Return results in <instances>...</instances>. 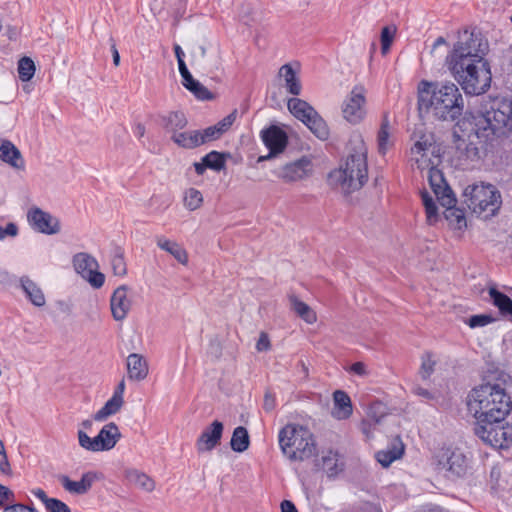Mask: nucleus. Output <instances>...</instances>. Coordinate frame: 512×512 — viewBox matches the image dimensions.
Segmentation results:
<instances>
[{
  "mask_svg": "<svg viewBox=\"0 0 512 512\" xmlns=\"http://www.w3.org/2000/svg\"><path fill=\"white\" fill-rule=\"evenodd\" d=\"M488 50V41L481 33L465 29L446 57L448 70L467 95H480L490 88L492 74L485 59Z\"/></svg>",
  "mask_w": 512,
  "mask_h": 512,
  "instance_id": "f257e3e1",
  "label": "nucleus"
},
{
  "mask_svg": "<svg viewBox=\"0 0 512 512\" xmlns=\"http://www.w3.org/2000/svg\"><path fill=\"white\" fill-rule=\"evenodd\" d=\"M465 102L458 86L452 82H429L418 84V109L431 114L440 121H455L464 111Z\"/></svg>",
  "mask_w": 512,
  "mask_h": 512,
  "instance_id": "f03ea898",
  "label": "nucleus"
},
{
  "mask_svg": "<svg viewBox=\"0 0 512 512\" xmlns=\"http://www.w3.org/2000/svg\"><path fill=\"white\" fill-rule=\"evenodd\" d=\"M467 405L476 422L503 421L512 409V400L500 384L485 383L470 392Z\"/></svg>",
  "mask_w": 512,
  "mask_h": 512,
  "instance_id": "7ed1b4c3",
  "label": "nucleus"
},
{
  "mask_svg": "<svg viewBox=\"0 0 512 512\" xmlns=\"http://www.w3.org/2000/svg\"><path fill=\"white\" fill-rule=\"evenodd\" d=\"M329 180L345 194L364 186L368 180L367 148L361 139L355 142L344 165L329 174Z\"/></svg>",
  "mask_w": 512,
  "mask_h": 512,
  "instance_id": "20e7f679",
  "label": "nucleus"
},
{
  "mask_svg": "<svg viewBox=\"0 0 512 512\" xmlns=\"http://www.w3.org/2000/svg\"><path fill=\"white\" fill-rule=\"evenodd\" d=\"M279 447L291 462H303L317 454L313 433L305 426L289 423L278 433Z\"/></svg>",
  "mask_w": 512,
  "mask_h": 512,
  "instance_id": "39448f33",
  "label": "nucleus"
},
{
  "mask_svg": "<svg viewBox=\"0 0 512 512\" xmlns=\"http://www.w3.org/2000/svg\"><path fill=\"white\" fill-rule=\"evenodd\" d=\"M509 113L511 108L508 101L494 102L490 109L474 117V134L482 142L487 143L512 131Z\"/></svg>",
  "mask_w": 512,
  "mask_h": 512,
  "instance_id": "423d86ee",
  "label": "nucleus"
},
{
  "mask_svg": "<svg viewBox=\"0 0 512 512\" xmlns=\"http://www.w3.org/2000/svg\"><path fill=\"white\" fill-rule=\"evenodd\" d=\"M411 160L419 170H427V179L432 191L446 184L443 173L437 168L440 162L439 149L431 133L422 134L416 140L411 148Z\"/></svg>",
  "mask_w": 512,
  "mask_h": 512,
  "instance_id": "0eeeda50",
  "label": "nucleus"
},
{
  "mask_svg": "<svg viewBox=\"0 0 512 512\" xmlns=\"http://www.w3.org/2000/svg\"><path fill=\"white\" fill-rule=\"evenodd\" d=\"M463 195L467 206L479 216H493L501 206L500 192L490 184L469 185Z\"/></svg>",
  "mask_w": 512,
  "mask_h": 512,
  "instance_id": "6e6552de",
  "label": "nucleus"
},
{
  "mask_svg": "<svg viewBox=\"0 0 512 512\" xmlns=\"http://www.w3.org/2000/svg\"><path fill=\"white\" fill-rule=\"evenodd\" d=\"M287 107L291 114L302 121L316 137L321 140L329 137L326 122L308 102L299 98H290Z\"/></svg>",
  "mask_w": 512,
  "mask_h": 512,
  "instance_id": "1a4fd4ad",
  "label": "nucleus"
},
{
  "mask_svg": "<svg viewBox=\"0 0 512 512\" xmlns=\"http://www.w3.org/2000/svg\"><path fill=\"white\" fill-rule=\"evenodd\" d=\"M502 421L476 422L474 433L486 444L505 449L512 444V428L500 425Z\"/></svg>",
  "mask_w": 512,
  "mask_h": 512,
  "instance_id": "9d476101",
  "label": "nucleus"
},
{
  "mask_svg": "<svg viewBox=\"0 0 512 512\" xmlns=\"http://www.w3.org/2000/svg\"><path fill=\"white\" fill-rule=\"evenodd\" d=\"M72 263L76 272L85 278L92 287L100 288L103 286L105 276L98 271L99 265L93 256L80 252L73 256Z\"/></svg>",
  "mask_w": 512,
  "mask_h": 512,
  "instance_id": "9b49d317",
  "label": "nucleus"
},
{
  "mask_svg": "<svg viewBox=\"0 0 512 512\" xmlns=\"http://www.w3.org/2000/svg\"><path fill=\"white\" fill-rule=\"evenodd\" d=\"M365 93L366 90L363 86H355L343 101V117L351 124H357L365 117Z\"/></svg>",
  "mask_w": 512,
  "mask_h": 512,
  "instance_id": "f8f14e48",
  "label": "nucleus"
},
{
  "mask_svg": "<svg viewBox=\"0 0 512 512\" xmlns=\"http://www.w3.org/2000/svg\"><path fill=\"white\" fill-rule=\"evenodd\" d=\"M438 465L441 470L445 471L446 477L450 479L465 476L469 468L467 457L458 449L445 451L441 455Z\"/></svg>",
  "mask_w": 512,
  "mask_h": 512,
  "instance_id": "ddd939ff",
  "label": "nucleus"
},
{
  "mask_svg": "<svg viewBox=\"0 0 512 512\" xmlns=\"http://www.w3.org/2000/svg\"><path fill=\"white\" fill-rule=\"evenodd\" d=\"M433 193L438 202L446 208L444 216L448 221L455 223L458 228H461L462 224H466L464 212L455 208L457 200L447 183L433 190Z\"/></svg>",
  "mask_w": 512,
  "mask_h": 512,
  "instance_id": "4468645a",
  "label": "nucleus"
},
{
  "mask_svg": "<svg viewBox=\"0 0 512 512\" xmlns=\"http://www.w3.org/2000/svg\"><path fill=\"white\" fill-rule=\"evenodd\" d=\"M313 165L307 157L285 164L274 171V174L285 183L301 181L312 174Z\"/></svg>",
  "mask_w": 512,
  "mask_h": 512,
  "instance_id": "2eb2a0df",
  "label": "nucleus"
},
{
  "mask_svg": "<svg viewBox=\"0 0 512 512\" xmlns=\"http://www.w3.org/2000/svg\"><path fill=\"white\" fill-rule=\"evenodd\" d=\"M261 139L269 149V153L265 156H260L258 162L269 160L277 154L282 153L288 144L287 134L277 126H270L262 130Z\"/></svg>",
  "mask_w": 512,
  "mask_h": 512,
  "instance_id": "dca6fc26",
  "label": "nucleus"
},
{
  "mask_svg": "<svg viewBox=\"0 0 512 512\" xmlns=\"http://www.w3.org/2000/svg\"><path fill=\"white\" fill-rule=\"evenodd\" d=\"M30 225L40 233L54 235L60 232V221L38 207L31 208L27 213Z\"/></svg>",
  "mask_w": 512,
  "mask_h": 512,
  "instance_id": "f3484780",
  "label": "nucleus"
},
{
  "mask_svg": "<svg viewBox=\"0 0 512 512\" xmlns=\"http://www.w3.org/2000/svg\"><path fill=\"white\" fill-rule=\"evenodd\" d=\"M224 426L223 423L215 420L207 426L196 440V449L199 453L212 451L220 444Z\"/></svg>",
  "mask_w": 512,
  "mask_h": 512,
  "instance_id": "a211bd4d",
  "label": "nucleus"
},
{
  "mask_svg": "<svg viewBox=\"0 0 512 512\" xmlns=\"http://www.w3.org/2000/svg\"><path fill=\"white\" fill-rule=\"evenodd\" d=\"M110 307L114 320L122 321L131 309V300L128 298V287L119 286L110 299Z\"/></svg>",
  "mask_w": 512,
  "mask_h": 512,
  "instance_id": "6ab92c4d",
  "label": "nucleus"
},
{
  "mask_svg": "<svg viewBox=\"0 0 512 512\" xmlns=\"http://www.w3.org/2000/svg\"><path fill=\"white\" fill-rule=\"evenodd\" d=\"M58 480L69 493L83 495L90 490L92 484L97 480V474L94 472L84 473L79 481H73L66 475H60Z\"/></svg>",
  "mask_w": 512,
  "mask_h": 512,
  "instance_id": "aec40b11",
  "label": "nucleus"
},
{
  "mask_svg": "<svg viewBox=\"0 0 512 512\" xmlns=\"http://www.w3.org/2000/svg\"><path fill=\"white\" fill-rule=\"evenodd\" d=\"M0 160L16 170L25 169V161L20 150L9 140L1 142Z\"/></svg>",
  "mask_w": 512,
  "mask_h": 512,
  "instance_id": "412c9836",
  "label": "nucleus"
},
{
  "mask_svg": "<svg viewBox=\"0 0 512 512\" xmlns=\"http://www.w3.org/2000/svg\"><path fill=\"white\" fill-rule=\"evenodd\" d=\"M120 438L121 432L114 422L104 425L96 436L99 451H109L113 449Z\"/></svg>",
  "mask_w": 512,
  "mask_h": 512,
  "instance_id": "4be33fe9",
  "label": "nucleus"
},
{
  "mask_svg": "<svg viewBox=\"0 0 512 512\" xmlns=\"http://www.w3.org/2000/svg\"><path fill=\"white\" fill-rule=\"evenodd\" d=\"M128 378L134 381L144 380L149 372L146 360L137 353H132L127 358Z\"/></svg>",
  "mask_w": 512,
  "mask_h": 512,
  "instance_id": "5701e85b",
  "label": "nucleus"
},
{
  "mask_svg": "<svg viewBox=\"0 0 512 512\" xmlns=\"http://www.w3.org/2000/svg\"><path fill=\"white\" fill-rule=\"evenodd\" d=\"M334 409L333 416L337 419H347L352 414V403L348 394L342 390L333 393Z\"/></svg>",
  "mask_w": 512,
  "mask_h": 512,
  "instance_id": "b1692460",
  "label": "nucleus"
},
{
  "mask_svg": "<svg viewBox=\"0 0 512 512\" xmlns=\"http://www.w3.org/2000/svg\"><path fill=\"white\" fill-rule=\"evenodd\" d=\"M157 246L172 255L179 263L186 265L188 263V254L186 250L176 241L167 239L164 236L156 237Z\"/></svg>",
  "mask_w": 512,
  "mask_h": 512,
  "instance_id": "393cba45",
  "label": "nucleus"
},
{
  "mask_svg": "<svg viewBox=\"0 0 512 512\" xmlns=\"http://www.w3.org/2000/svg\"><path fill=\"white\" fill-rule=\"evenodd\" d=\"M290 309L308 324H314L317 321L316 312L306 303L301 301L295 294L288 295Z\"/></svg>",
  "mask_w": 512,
  "mask_h": 512,
  "instance_id": "a878e982",
  "label": "nucleus"
},
{
  "mask_svg": "<svg viewBox=\"0 0 512 512\" xmlns=\"http://www.w3.org/2000/svg\"><path fill=\"white\" fill-rule=\"evenodd\" d=\"M279 76L284 79V86L288 93L295 96L301 94V81L290 64L281 66L279 69Z\"/></svg>",
  "mask_w": 512,
  "mask_h": 512,
  "instance_id": "bb28decb",
  "label": "nucleus"
},
{
  "mask_svg": "<svg viewBox=\"0 0 512 512\" xmlns=\"http://www.w3.org/2000/svg\"><path fill=\"white\" fill-rule=\"evenodd\" d=\"M321 466V468L326 472L329 477H334L339 474L343 468L344 464L340 460V455L336 451L329 450L325 453L320 460V463L317 464Z\"/></svg>",
  "mask_w": 512,
  "mask_h": 512,
  "instance_id": "cd10ccee",
  "label": "nucleus"
},
{
  "mask_svg": "<svg viewBox=\"0 0 512 512\" xmlns=\"http://www.w3.org/2000/svg\"><path fill=\"white\" fill-rule=\"evenodd\" d=\"M20 283L24 293L26 294V296L29 298L33 305L38 307H42L45 305V296L41 288L36 283H34L28 277H22L20 279Z\"/></svg>",
  "mask_w": 512,
  "mask_h": 512,
  "instance_id": "c85d7f7f",
  "label": "nucleus"
},
{
  "mask_svg": "<svg viewBox=\"0 0 512 512\" xmlns=\"http://www.w3.org/2000/svg\"><path fill=\"white\" fill-rule=\"evenodd\" d=\"M489 296L492 299V303L499 310V313L503 317H507L512 320V300L504 293L498 291L495 287L489 288Z\"/></svg>",
  "mask_w": 512,
  "mask_h": 512,
  "instance_id": "c756f323",
  "label": "nucleus"
},
{
  "mask_svg": "<svg viewBox=\"0 0 512 512\" xmlns=\"http://www.w3.org/2000/svg\"><path fill=\"white\" fill-rule=\"evenodd\" d=\"M124 404V399L112 396L105 405L98 410L94 415L93 419L98 422L105 421L108 417L115 415L120 411Z\"/></svg>",
  "mask_w": 512,
  "mask_h": 512,
  "instance_id": "7c9ffc66",
  "label": "nucleus"
},
{
  "mask_svg": "<svg viewBox=\"0 0 512 512\" xmlns=\"http://www.w3.org/2000/svg\"><path fill=\"white\" fill-rule=\"evenodd\" d=\"M126 478L130 483L146 492H152L155 488L154 480L147 474L136 469L128 470L126 472Z\"/></svg>",
  "mask_w": 512,
  "mask_h": 512,
  "instance_id": "2f4dec72",
  "label": "nucleus"
},
{
  "mask_svg": "<svg viewBox=\"0 0 512 512\" xmlns=\"http://www.w3.org/2000/svg\"><path fill=\"white\" fill-rule=\"evenodd\" d=\"M171 139L179 147L193 149L201 145L202 138H198L196 130L186 132H176Z\"/></svg>",
  "mask_w": 512,
  "mask_h": 512,
  "instance_id": "473e14b6",
  "label": "nucleus"
},
{
  "mask_svg": "<svg viewBox=\"0 0 512 512\" xmlns=\"http://www.w3.org/2000/svg\"><path fill=\"white\" fill-rule=\"evenodd\" d=\"M188 121L182 112H170L168 115L162 117V124L164 128L172 133V135L179 130L186 127Z\"/></svg>",
  "mask_w": 512,
  "mask_h": 512,
  "instance_id": "72a5a7b5",
  "label": "nucleus"
},
{
  "mask_svg": "<svg viewBox=\"0 0 512 512\" xmlns=\"http://www.w3.org/2000/svg\"><path fill=\"white\" fill-rule=\"evenodd\" d=\"M249 444L250 438L247 429L243 426L236 427L230 441L231 449L235 452L242 453L248 449Z\"/></svg>",
  "mask_w": 512,
  "mask_h": 512,
  "instance_id": "f704fd0d",
  "label": "nucleus"
},
{
  "mask_svg": "<svg viewBox=\"0 0 512 512\" xmlns=\"http://www.w3.org/2000/svg\"><path fill=\"white\" fill-rule=\"evenodd\" d=\"M379 153L385 155L387 150L392 146L393 142L390 139V124L388 117L385 115L381 127L377 135Z\"/></svg>",
  "mask_w": 512,
  "mask_h": 512,
  "instance_id": "c9c22d12",
  "label": "nucleus"
},
{
  "mask_svg": "<svg viewBox=\"0 0 512 512\" xmlns=\"http://www.w3.org/2000/svg\"><path fill=\"white\" fill-rule=\"evenodd\" d=\"M404 453V447L401 444L398 446H393L387 450H381L376 453L377 461L383 466L388 467L393 461L401 458Z\"/></svg>",
  "mask_w": 512,
  "mask_h": 512,
  "instance_id": "e433bc0d",
  "label": "nucleus"
},
{
  "mask_svg": "<svg viewBox=\"0 0 512 512\" xmlns=\"http://www.w3.org/2000/svg\"><path fill=\"white\" fill-rule=\"evenodd\" d=\"M422 203L425 207L427 222L432 225L438 221V208L433 197L427 192H421Z\"/></svg>",
  "mask_w": 512,
  "mask_h": 512,
  "instance_id": "4c0bfd02",
  "label": "nucleus"
},
{
  "mask_svg": "<svg viewBox=\"0 0 512 512\" xmlns=\"http://www.w3.org/2000/svg\"><path fill=\"white\" fill-rule=\"evenodd\" d=\"M203 203V196L202 193L195 189V188H189L186 190L184 194V206L190 210L194 211L201 207Z\"/></svg>",
  "mask_w": 512,
  "mask_h": 512,
  "instance_id": "58836bf2",
  "label": "nucleus"
},
{
  "mask_svg": "<svg viewBox=\"0 0 512 512\" xmlns=\"http://www.w3.org/2000/svg\"><path fill=\"white\" fill-rule=\"evenodd\" d=\"M111 266L113 273L116 276H124L127 273L126 262L124 258V252L121 248H116L111 258Z\"/></svg>",
  "mask_w": 512,
  "mask_h": 512,
  "instance_id": "ea45409f",
  "label": "nucleus"
},
{
  "mask_svg": "<svg viewBox=\"0 0 512 512\" xmlns=\"http://www.w3.org/2000/svg\"><path fill=\"white\" fill-rule=\"evenodd\" d=\"M35 73V64L29 57H23L18 63V74L22 81H29Z\"/></svg>",
  "mask_w": 512,
  "mask_h": 512,
  "instance_id": "a19ab883",
  "label": "nucleus"
},
{
  "mask_svg": "<svg viewBox=\"0 0 512 512\" xmlns=\"http://www.w3.org/2000/svg\"><path fill=\"white\" fill-rule=\"evenodd\" d=\"M203 161L208 168L220 171L225 167V154L211 151L203 157Z\"/></svg>",
  "mask_w": 512,
  "mask_h": 512,
  "instance_id": "79ce46f5",
  "label": "nucleus"
},
{
  "mask_svg": "<svg viewBox=\"0 0 512 512\" xmlns=\"http://www.w3.org/2000/svg\"><path fill=\"white\" fill-rule=\"evenodd\" d=\"M436 365V360L433 357L431 352H425L421 357V367L419 370V374L422 379H428L431 374L434 372V367Z\"/></svg>",
  "mask_w": 512,
  "mask_h": 512,
  "instance_id": "37998d69",
  "label": "nucleus"
},
{
  "mask_svg": "<svg viewBox=\"0 0 512 512\" xmlns=\"http://www.w3.org/2000/svg\"><path fill=\"white\" fill-rule=\"evenodd\" d=\"M386 408L381 402L372 403L367 410V418L374 424H380L386 416Z\"/></svg>",
  "mask_w": 512,
  "mask_h": 512,
  "instance_id": "c03bdc74",
  "label": "nucleus"
},
{
  "mask_svg": "<svg viewBox=\"0 0 512 512\" xmlns=\"http://www.w3.org/2000/svg\"><path fill=\"white\" fill-rule=\"evenodd\" d=\"M184 87L193 93L197 99L211 100L213 98V94L197 80H193L191 84H186Z\"/></svg>",
  "mask_w": 512,
  "mask_h": 512,
  "instance_id": "a18cd8bd",
  "label": "nucleus"
},
{
  "mask_svg": "<svg viewBox=\"0 0 512 512\" xmlns=\"http://www.w3.org/2000/svg\"><path fill=\"white\" fill-rule=\"evenodd\" d=\"M79 445L88 451L99 452L96 436L94 438L89 437L86 432L79 430L78 433Z\"/></svg>",
  "mask_w": 512,
  "mask_h": 512,
  "instance_id": "49530a36",
  "label": "nucleus"
},
{
  "mask_svg": "<svg viewBox=\"0 0 512 512\" xmlns=\"http://www.w3.org/2000/svg\"><path fill=\"white\" fill-rule=\"evenodd\" d=\"M494 321H496V318L491 315L479 314L471 316L467 323L471 328H476L486 326Z\"/></svg>",
  "mask_w": 512,
  "mask_h": 512,
  "instance_id": "de8ad7c7",
  "label": "nucleus"
},
{
  "mask_svg": "<svg viewBox=\"0 0 512 512\" xmlns=\"http://www.w3.org/2000/svg\"><path fill=\"white\" fill-rule=\"evenodd\" d=\"M197 132V136L198 138H202V141H201V145L206 143V142H209V141H212V140H216L218 138H220V136L222 135L220 132H219V129L216 128L215 125L213 126H210L206 129H204L203 131H200V130H196Z\"/></svg>",
  "mask_w": 512,
  "mask_h": 512,
  "instance_id": "09e8293b",
  "label": "nucleus"
},
{
  "mask_svg": "<svg viewBox=\"0 0 512 512\" xmlns=\"http://www.w3.org/2000/svg\"><path fill=\"white\" fill-rule=\"evenodd\" d=\"M394 36V31L389 27H384L381 31V50L383 54H386L391 46Z\"/></svg>",
  "mask_w": 512,
  "mask_h": 512,
  "instance_id": "8fccbe9b",
  "label": "nucleus"
},
{
  "mask_svg": "<svg viewBox=\"0 0 512 512\" xmlns=\"http://www.w3.org/2000/svg\"><path fill=\"white\" fill-rule=\"evenodd\" d=\"M237 111H232L229 115H227L225 118H223L221 121H219L215 126L219 129V132L223 134L226 132L234 123L236 120Z\"/></svg>",
  "mask_w": 512,
  "mask_h": 512,
  "instance_id": "3c124183",
  "label": "nucleus"
},
{
  "mask_svg": "<svg viewBox=\"0 0 512 512\" xmlns=\"http://www.w3.org/2000/svg\"><path fill=\"white\" fill-rule=\"evenodd\" d=\"M46 509L49 512H70V508L62 501L52 498L48 501Z\"/></svg>",
  "mask_w": 512,
  "mask_h": 512,
  "instance_id": "603ef678",
  "label": "nucleus"
},
{
  "mask_svg": "<svg viewBox=\"0 0 512 512\" xmlns=\"http://www.w3.org/2000/svg\"><path fill=\"white\" fill-rule=\"evenodd\" d=\"M18 235V227L15 223L10 222L6 227L0 226V240H4L6 237H16Z\"/></svg>",
  "mask_w": 512,
  "mask_h": 512,
  "instance_id": "864d4df0",
  "label": "nucleus"
},
{
  "mask_svg": "<svg viewBox=\"0 0 512 512\" xmlns=\"http://www.w3.org/2000/svg\"><path fill=\"white\" fill-rule=\"evenodd\" d=\"M464 154L471 161L480 159L479 148L472 142L465 145Z\"/></svg>",
  "mask_w": 512,
  "mask_h": 512,
  "instance_id": "5fc2aeb1",
  "label": "nucleus"
},
{
  "mask_svg": "<svg viewBox=\"0 0 512 512\" xmlns=\"http://www.w3.org/2000/svg\"><path fill=\"white\" fill-rule=\"evenodd\" d=\"M14 501V493L6 486L0 484V507Z\"/></svg>",
  "mask_w": 512,
  "mask_h": 512,
  "instance_id": "6e6d98bb",
  "label": "nucleus"
},
{
  "mask_svg": "<svg viewBox=\"0 0 512 512\" xmlns=\"http://www.w3.org/2000/svg\"><path fill=\"white\" fill-rule=\"evenodd\" d=\"M271 347L268 335L265 332H261L259 339L256 343V349L258 352L268 351Z\"/></svg>",
  "mask_w": 512,
  "mask_h": 512,
  "instance_id": "4d7b16f0",
  "label": "nucleus"
},
{
  "mask_svg": "<svg viewBox=\"0 0 512 512\" xmlns=\"http://www.w3.org/2000/svg\"><path fill=\"white\" fill-rule=\"evenodd\" d=\"M178 67H179V72H180V74L182 76V79H183V82H182L183 86H186V84H191V82L193 80H195V79L193 78V76L189 72L185 62L180 63V65H178Z\"/></svg>",
  "mask_w": 512,
  "mask_h": 512,
  "instance_id": "13d9d810",
  "label": "nucleus"
},
{
  "mask_svg": "<svg viewBox=\"0 0 512 512\" xmlns=\"http://www.w3.org/2000/svg\"><path fill=\"white\" fill-rule=\"evenodd\" d=\"M0 471H1V473L5 474V475H8V476L12 475L11 466L8 461L6 452L0 454Z\"/></svg>",
  "mask_w": 512,
  "mask_h": 512,
  "instance_id": "bf43d9fd",
  "label": "nucleus"
},
{
  "mask_svg": "<svg viewBox=\"0 0 512 512\" xmlns=\"http://www.w3.org/2000/svg\"><path fill=\"white\" fill-rule=\"evenodd\" d=\"M349 371L359 376H366L368 374L367 367L363 362H355L350 366Z\"/></svg>",
  "mask_w": 512,
  "mask_h": 512,
  "instance_id": "052dcab7",
  "label": "nucleus"
},
{
  "mask_svg": "<svg viewBox=\"0 0 512 512\" xmlns=\"http://www.w3.org/2000/svg\"><path fill=\"white\" fill-rule=\"evenodd\" d=\"M375 425L376 424L372 423L369 419L362 420L361 431L366 435L367 438L372 437Z\"/></svg>",
  "mask_w": 512,
  "mask_h": 512,
  "instance_id": "680f3d73",
  "label": "nucleus"
},
{
  "mask_svg": "<svg viewBox=\"0 0 512 512\" xmlns=\"http://www.w3.org/2000/svg\"><path fill=\"white\" fill-rule=\"evenodd\" d=\"M3 512H36L34 509L29 508L22 504H14L4 508Z\"/></svg>",
  "mask_w": 512,
  "mask_h": 512,
  "instance_id": "e2e57ef3",
  "label": "nucleus"
},
{
  "mask_svg": "<svg viewBox=\"0 0 512 512\" xmlns=\"http://www.w3.org/2000/svg\"><path fill=\"white\" fill-rule=\"evenodd\" d=\"M412 392H413L415 395H417V396H419V397H421V398H423V399H426V400H431V399H433V395H432V393H431L429 390H427V389H425V388H423V387H421V386H415V387H413Z\"/></svg>",
  "mask_w": 512,
  "mask_h": 512,
  "instance_id": "0e129e2a",
  "label": "nucleus"
},
{
  "mask_svg": "<svg viewBox=\"0 0 512 512\" xmlns=\"http://www.w3.org/2000/svg\"><path fill=\"white\" fill-rule=\"evenodd\" d=\"M263 407L266 411H272L275 407V399L272 395L266 393L264 397Z\"/></svg>",
  "mask_w": 512,
  "mask_h": 512,
  "instance_id": "69168bd1",
  "label": "nucleus"
},
{
  "mask_svg": "<svg viewBox=\"0 0 512 512\" xmlns=\"http://www.w3.org/2000/svg\"><path fill=\"white\" fill-rule=\"evenodd\" d=\"M32 494L39 498L45 504V507L47 506L48 501L51 499L46 495L45 491L40 488L32 490Z\"/></svg>",
  "mask_w": 512,
  "mask_h": 512,
  "instance_id": "338daca9",
  "label": "nucleus"
},
{
  "mask_svg": "<svg viewBox=\"0 0 512 512\" xmlns=\"http://www.w3.org/2000/svg\"><path fill=\"white\" fill-rule=\"evenodd\" d=\"M281 511L282 512H298V510L296 509L295 505L291 501H289V500L282 501V503H281Z\"/></svg>",
  "mask_w": 512,
  "mask_h": 512,
  "instance_id": "774afa93",
  "label": "nucleus"
}]
</instances>
